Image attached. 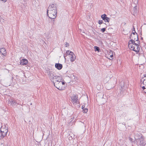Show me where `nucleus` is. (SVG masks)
I'll return each instance as SVG.
<instances>
[{
  "instance_id": "1",
  "label": "nucleus",
  "mask_w": 146,
  "mask_h": 146,
  "mask_svg": "<svg viewBox=\"0 0 146 146\" xmlns=\"http://www.w3.org/2000/svg\"><path fill=\"white\" fill-rule=\"evenodd\" d=\"M57 9L55 5H50L47 11V15L51 19H54L56 17Z\"/></svg>"
},
{
  "instance_id": "2",
  "label": "nucleus",
  "mask_w": 146,
  "mask_h": 146,
  "mask_svg": "<svg viewBox=\"0 0 146 146\" xmlns=\"http://www.w3.org/2000/svg\"><path fill=\"white\" fill-rule=\"evenodd\" d=\"M133 42H133L132 40H129L128 43V46L130 48L131 50L138 52L139 51L140 48L139 46H133Z\"/></svg>"
},
{
  "instance_id": "3",
  "label": "nucleus",
  "mask_w": 146,
  "mask_h": 146,
  "mask_svg": "<svg viewBox=\"0 0 146 146\" xmlns=\"http://www.w3.org/2000/svg\"><path fill=\"white\" fill-rule=\"evenodd\" d=\"M130 38L131 39V40H132L133 42H134L135 40H139L138 34L135 32H133L131 35Z\"/></svg>"
},
{
  "instance_id": "4",
  "label": "nucleus",
  "mask_w": 146,
  "mask_h": 146,
  "mask_svg": "<svg viewBox=\"0 0 146 146\" xmlns=\"http://www.w3.org/2000/svg\"><path fill=\"white\" fill-rule=\"evenodd\" d=\"M6 128L5 126L3 127L2 126L0 129V131L1 134V137L2 136V138L6 135L8 131L7 129Z\"/></svg>"
},
{
  "instance_id": "5",
  "label": "nucleus",
  "mask_w": 146,
  "mask_h": 146,
  "mask_svg": "<svg viewBox=\"0 0 146 146\" xmlns=\"http://www.w3.org/2000/svg\"><path fill=\"white\" fill-rule=\"evenodd\" d=\"M54 86L59 90H61L64 89V86H62V81L58 82H54Z\"/></svg>"
},
{
  "instance_id": "6",
  "label": "nucleus",
  "mask_w": 146,
  "mask_h": 146,
  "mask_svg": "<svg viewBox=\"0 0 146 146\" xmlns=\"http://www.w3.org/2000/svg\"><path fill=\"white\" fill-rule=\"evenodd\" d=\"M137 143L138 146H146V142L142 137L138 140Z\"/></svg>"
},
{
  "instance_id": "7",
  "label": "nucleus",
  "mask_w": 146,
  "mask_h": 146,
  "mask_svg": "<svg viewBox=\"0 0 146 146\" xmlns=\"http://www.w3.org/2000/svg\"><path fill=\"white\" fill-rule=\"evenodd\" d=\"M48 75L49 76L50 80L54 83L55 81V78H56V77H57V76L55 75V74L53 72L50 71L49 72Z\"/></svg>"
},
{
  "instance_id": "8",
  "label": "nucleus",
  "mask_w": 146,
  "mask_h": 146,
  "mask_svg": "<svg viewBox=\"0 0 146 146\" xmlns=\"http://www.w3.org/2000/svg\"><path fill=\"white\" fill-rule=\"evenodd\" d=\"M101 18L103 19V20L105 22H109V21L110 20V19L107 17V15L105 14H104L101 15Z\"/></svg>"
},
{
  "instance_id": "9",
  "label": "nucleus",
  "mask_w": 146,
  "mask_h": 146,
  "mask_svg": "<svg viewBox=\"0 0 146 146\" xmlns=\"http://www.w3.org/2000/svg\"><path fill=\"white\" fill-rule=\"evenodd\" d=\"M71 98L72 100V102L76 104L78 103V97L76 95H74L73 96L71 97Z\"/></svg>"
},
{
  "instance_id": "10",
  "label": "nucleus",
  "mask_w": 146,
  "mask_h": 146,
  "mask_svg": "<svg viewBox=\"0 0 146 146\" xmlns=\"http://www.w3.org/2000/svg\"><path fill=\"white\" fill-rule=\"evenodd\" d=\"M28 62V61L27 60L25 59H23L20 60V63L21 65H25L27 64Z\"/></svg>"
},
{
  "instance_id": "11",
  "label": "nucleus",
  "mask_w": 146,
  "mask_h": 146,
  "mask_svg": "<svg viewBox=\"0 0 146 146\" xmlns=\"http://www.w3.org/2000/svg\"><path fill=\"white\" fill-rule=\"evenodd\" d=\"M8 102L9 104H10L13 106H14L17 103L16 101L14 100H11V101H9Z\"/></svg>"
},
{
  "instance_id": "12",
  "label": "nucleus",
  "mask_w": 146,
  "mask_h": 146,
  "mask_svg": "<svg viewBox=\"0 0 146 146\" xmlns=\"http://www.w3.org/2000/svg\"><path fill=\"white\" fill-rule=\"evenodd\" d=\"M55 67L58 70L61 69L62 68V65L60 63H56L55 64Z\"/></svg>"
},
{
  "instance_id": "13",
  "label": "nucleus",
  "mask_w": 146,
  "mask_h": 146,
  "mask_svg": "<svg viewBox=\"0 0 146 146\" xmlns=\"http://www.w3.org/2000/svg\"><path fill=\"white\" fill-rule=\"evenodd\" d=\"M0 53L4 56L6 55L7 52L5 49L4 48H0Z\"/></svg>"
},
{
  "instance_id": "14",
  "label": "nucleus",
  "mask_w": 146,
  "mask_h": 146,
  "mask_svg": "<svg viewBox=\"0 0 146 146\" xmlns=\"http://www.w3.org/2000/svg\"><path fill=\"white\" fill-rule=\"evenodd\" d=\"M120 85L121 86V93H123V91H124V90H123V87H124V83L123 82L121 81V82L120 83Z\"/></svg>"
},
{
  "instance_id": "15",
  "label": "nucleus",
  "mask_w": 146,
  "mask_h": 146,
  "mask_svg": "<svg viewBox=\"0 0 146 146\" xmlns=\"http://www.w3.org/2000/svg\"><path fill=\"white\" fill-rule=\"evenodd\" d=\"M56 78H55V81L54 83V82H58L62 81V78L61 76H57V77H56Z\"/></svg>"
},
{
  "instance_id": "16",
  "label": "nucleus",
  "mask_w": 146,
  "mask_h": 146,
  "mask_svg": "<svg viewBox=\"0 0 146 146\" xmlns=\"http://www.w3.org/2000/svg\"><path fill=\"white\" fill-rule=\"evenodd\" d=\"M137 6H135L133 8V10L132 11H133V12L132 11V14H133V15L134 16H135V15L136 14H137Z\"/></svg>"
},
{
  "instance_id": "17",
  "label": "nucleus",
  "mask_w": 146,
  "mask_h": 146,
  "mask_svg": "<svg viewBox=\"0 0 146 146\" xmlns=\"http://www.w3.org/2000/svg\"><path fill=\"white\" fill-rule=\"evenodd\" d=\"M70 58V60L71 62L74 61L76 59V56L75 55H73V56H69Z\"/></svg>"
},
{
  "instance_id": "18",
  "label": "nucleus",
  "mask_w": 146,
  "mask_h": 146,
  "mask_svg": "<svg viewBox=\"0 0 146 146\" xmlns=\"http://www.w3.org/2000/svg\"><path fill=\"white\" fill-rule=\"evenodd\" d=\"M136 43H135V41H134V42L133 43V46H139L140 44V41L139 40H136Z\"/></svg>"
},
{
  "instance_id": "19",
  "label": "nucleus",
  "mask_w": 146,
  "mask_h": 146,
  "mask_svg": "<svg viewBox=\"0 0 146 146\" xmlns=\"http://www.w3.org/2000/svg\"><path fill=\"white\" fill-rule=\"evenodd\" d=\"M94 48L95 51H98V52H100V49L98 47L95 46L94 47Z\"/></svg>"
},
{
  "instance_id": "20",
  "label": "nucleus",
  "mask_w": 146,
  "mask_h": 146,
  "mask_svg": "<svg viewBox=\"0 0 146 146\" xmlns=\"http://www.w3.org/2000/svg\"><path fill=\"white\" fill-rule=\"evenodd\" d=\"M142 79L143 78H142L141 79V82H143V84L145 85V86H146V78H145V79L143 80H142Z\"/></svg>"
},
{
  "instance_id": "21",
  "label": "nucleus",
  "mask_w": 146,
  "mask_h": 146,
  "mask_svg": "<svg viewBox=\"0 0 146 146\" xmlns=\"http://www.w3.org/2000/svg\"><path fill=\"white\" fill-rule=\"evenodd\" d=\"M88 111V109L86 108H85L83 109V111L84 113H86Z\"/></svg>"
},
{
  "instance_id": "22",
  "label": "nucleus",
  "mask_w": 146,
  "mask_h": 146,
  "mask_svg": "<svg viewBox=\"0 0 146 146\" xmlns=\"http://www.w3.org/2000/svg\"><path fill=\"white\" fill-rule=\"evenodd\" d=\"M73 55H75V54H74L73 52L71 51H70L69 52V56H73Z\"/></svg>"
},
{
  "instance_id": "23",
  "label": "nucleus",
  "mask_w": 146,
  "mask_h": 146,
  "mask_svg": "<svg viewBox=\"0 0 146 146\" xmlns=\"http://www.w3.org/2000/svg\"><path fill=\"white\" fill-rule=\"evenodd\" d=\"M103 21L102 20H100L98 21V23L101 25L103 23Z\"/></svg>"
},
{
  "instance_id": "24",
  "label": "nucleus",
  "mask_w": 146,
  "mask_h": 146,
  "mask_svg": "<svg viewBox=\"0 0 146 146\" xmlns=\"http://www.w3.org/2000/svg\"><path fill=\"white\" fill-rule=\"evenodd\" d=\"M106 29L105 28H103L101 30L102 31V33H104V32L106 31Z\"/></svg>"
},
{
  "instance_id": "25",
  "label": "nucleus",
  "mask_w": 146,
  "mask_h": 146,
  "mask_svg": "<svg viewBox=\"0 0 146 146\" xmlns=\"http://www.w3.org/2000/svg\"><path fill=\"white\" fill-rule=\"evenodd\" d=\"M65 45L66 47H67V46H69V44L68 43L66 42L65 43Z\"/></svg>"
},
{
  "instance_id": "26",
  "label": "nucleus",
  "mask_w": 146,
  "mask_h": 146,
  "mask_svg": "<svg viewBox=\"0 0 146 146\" xmlns=\"http://www.w3.org/2000/svg\"><path fill=\"white\" fill-rule=\"evenodd\" d=\"M142 88L143 89V90L144 91V92L145 91V90H146L145 89H146V88H145V86H143L142 87Z\"/></svg>"
},
{
  "instance_id": "27",
  "label": "nucleus",
  "mask_w": 146,
  "mask_h": 146,
  "mask_svg": "<svg viewBox=\"0 0 146 146\" xmlns=\"http://www.w3.org/2000/svg\"><path fill=\"white\" fill-rule=\"evenodd\" d=\"M70 52V51L69 50H68L66 51V53L67 54L69 55V52Z\"/></svg>"
},
{
  "instance_id": "28",
  "label": "nucleus",
  "mask_w": 146,
  "mask_h": 146,
  "mask_svg": "<svg viewBox=\"0 0 146 146\" xmlns=\"http://www.w3.org/2000/svg\"><path fill=\"white\" fill-rule=\"evenodd\" d=\"M129 140L131 142H133V139L129 137Z\"/></svg>"
},
{
  "instance_id": "29",
  "label": "nucleus",
  "mask_w": 146,
  "mask_h": 146,
  "mask_svg": "<svg viewBox=\"0 0 146 146\" xmlns=\"http://www.w3.org/2000/svg\"><path fill=\"white\" fill-rule=\"evenodd\" d=\"M65 84V82H62V86H64L63 85H64Z\"/></svg>"
},
{
  "instance_id": "30",
  "label": "nucleus",
  "mask_w": 146,
  "mask_h": 146,
  "mask_svg": "<svg viewBox=\"0 0 146 146\" xmlns=\"http://www.w3.org/2000/svg\"><path fill=\"white\" fill-rule=\"evenodd\" d=\"M1 0L2 1H3L4 2H5L7 0Z\"/></svg>"
},
{
  "instance_id": "31",
  "label": "nucleus",
  "mask_w": 146,
  "mask_h": 146,
  "mask_svg": "<svg viewBox=\"0 0 146 146\" xmlns=\"http://www.w3.org/2000/svg\"><path fill=\"white\" fill-rule=\"evenodd\" d=\"M134 31V32H135V28L134 26H133V31Z\"/></svg>"
},
{
  "instance_id": "32",
  "label": "nucleus",
  "mask_w": 146,
  "mask_h": 146,
  "mask_svg": "<svg viewBox=\"0 0 146 146\" xmlns=\"http://www.w3.org/2000/svg\"><path fill=\"white\" fill-rule=\"evenodd\" d=\"M144 76L145 78H146V74H144Z\"/></svg>"
},
{
  "instance_id": "33",
  "label": "nucleus",
  "mask_w": 146,
  "mask_h": 146,
  "mask_svg": "<svg viewBox=\"0 0 146 146\" xmlns=\"http://www.w3.org/2000/svg\"><path fill=\"white\" fill-rule=\"evenodd\" d=\"M17 104L18 105H21L20 103L19 102H17Z\"/></svg>"
},
{
  "instance_id": "34",
  "label": "nucleus",
  "mask_w": 146,
  "mask_h": 146,
  "mask_svg": "<svg viewBox=\"0 0 146 146\" xmlns=\"http://www.w3.org/2000/svg\"><path fill=\"white\" fill-rule=\"evenodd\" d=\"M84 107H85V106H83H83H82V109H83L84 108Z\"/></svg>"
},
{
  "instance_id": "35",
  "label": "nucleus",
  "mask_w": 146,
  "mask_h": 146,
  "mask_svg": "<svg viewBox=\"0 0 146 146\" xmlns=\"http://www.w3.org/2000/svg\"><path fill=\"white\" fill-rule=\"evenodd\" d=\"M67 55V54H66V56H65V55H64V58L65 59V60H66V58L65 57Z\"/></svg>"
},
{
  "instance_id": "36",
  "label": "nucleus",
  "mask_w": 146,
  "mask_h": 146,
  "mask_svg": "<svg viewBox=\"0 0 146 146\" xmlns=\"http://www.w3.org/2000/svg\"><path fill=\"white\" fill-rule=\"evenodd\" d=\"M110 57H113V55H111Z\"/></svg>"
},
{
  "instance_id": "37",
  "label": "nucleus",
  "mask_w": 146,
  "mask_h": 146,
  "mask_svg": "<svg viewBox=\"0 0 146 146\" xmlns=\"http://www.w3.org/2000/svg\"><path fill=\"white\" fill-rule=\"evenodd\" d=\"M145 89L146 90V89ZM145 93H146V90H145Z\"/></svg>"
}]
</instances>
